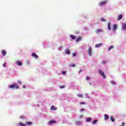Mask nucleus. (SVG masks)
I'll use <instances>...</instances> for the list:
<instances>
[{
    "instance_id": "nucleus-38",
    "label": "nucleus",
    "mask_w": 126,
    "mask_h": 126,
    "mask_svg": "<svg viewBox=\"0 0 126 126\" xmlns=\"http://www.w3.org/2000/svg\"><path fill=\"white\" fill-rule=\"evenodd\" d=\"M20 119H23L24 117L23 116H20Z\"/></svg>"
},
{
    "instance_id": "nucleus-19",
    "label": "nucleus",
    "mask_w": 126,
    "mask_h": 126,
    "mask_svg": "<svg viewBox=\"0 0 126 126\" xmlns=\"http://www.w3.org/2000/svg\"><path fill=\"white\" fill-rule=\"evenodd\" d=\"M77 96L79 97V98H83V94H78Z\"/></svg>"
},
{
    "instance_id": "nucleus-9",
    "label": "nucleus",
    "mask_w": 126,
    "mask_h": 126,
    "mask_svg": "<svg viewBox=\"0 0 126 126\" xmlns=\"http://www.w3.org/2000/svg\"><path fill=\"white\" fill-rule=\"evenodd\" d=\"M51 111H56L57 110V107L54 105H52L51 107Z\"/></svg>"
},
{
    "instance_id": "nucleus-13",
    "label": "nucleus",
    "mask_w": 126,
    "mask_h": 126,
    "mask_svg": "<svg viewBox=\"0 0 126 126\" xmlns=\"http://www.w3.org/2000/svg\"><path fill=\"white\" fill-rule=\"evenodd\" d=\"M65 53H66V54H67V55H69V54H70V51H69V49L68 48H67L65 50Z\"/></svg>"
},
{
    "instance_id": "nucleus-12",
    "label": "nucleus",
    "mask_w": 126,
    "mask_h": 126,
    "mask_svg": "<svg viewBox=\"0 0 126 126\" xmlns=\"http://www.w3.org/2000/svg\"><path fill=\"white\" fill-rule=\"evenodd\" d=\"M117 30V25L116 24L113 25V28L112 31L114 32Z\"/></svg>"
},
{
    "instance_id": "nucleus-16",
    "label": "nucleus",
    "mask_w": 126,
    "mask_h": 126,
    "mask_svg": "<svg viewBox=\"0 0 126 126\" xmlns=\"http://www.w3.org/2000/svg\"><path fill=\"white\" fill-rule=\"evenodd\" d=\"M102 45H103V43H99V44H97L95 47V48H99V47H101V46H102Z\"/></svg>"
},
{
    "instance_id": "nucleus-1",
    "label": "nucleus",
    "mask_w": 126,
    "mask_h": 126,
    "mask_svg": "<svg viewBox=\"0 0 126 126\" xmlns=\"http://www.w3.org/2000/svg\"><path fill=\"white\" fill-rule=\"evenodd\" d=\"M9 88H11L12 89H18L19 87L17 86V84H14L9 86Z\"/></svg>"
},
{
    "instance_id": "nucleus-37",
    "label": "nucleus",
    "mask_w": 126,
    "mask_h": 126,
    "mask_svg": "<svg viewBox=\"0 0 126 126\" xmlns=\"http://www.w3.org/2000/svg\"><path fill=\"white\" fill-rule=\"evenodd\" d=\"M83 111H84V109H80V112H83Z\"/></svg>"
},
{
    "instance_id": "nucleus-20",
    "label": "nucleus",
    "mask_w": 126,
    "mask_h": 126,
    "mask_svg": "<svg viewBox=\"0 0 126 126\" xmlns=\"http://www.w3.org/2000/svg\"><path fill=\"white\" fill-rule=\"evenodd\" d=\"M26 125H28V126H31L32 125V122H27L26 123Z\"/></svg>"
},
{
    "instance_id": "nucleus-33",
    "label": "nucleus",
    "mask_w": 126,
    "mask_h": 126,
    "mask_svg": "<svg viewBox=\"0 0 126 126\" xmlns=\"http://www.w3.org/2000/svg\"><path fill=\"white\" fill-rule=\"evenodd\" d=\"M80 105H84L85 104V102H80Z\"/></svg>"
},
{
    "instance_id": "nucleus-27",
    "label": "nucleus",
    "mask_w": 126,
    "mask_h": 126,
    "mask_svg": "<svg viewBox=\"0 0 126 126\" xmlns=\"http://www.w3.org/2000/svg\"><path fill=\"white\" fill-rule=\"evenodd\" d=\"M110 120L112 121V122H115V119L112 116L110 117Z\"/></svg>"
},
{
    "instance_id": "nucleus-23",
    "label": "nucleus",
    "mask_w": 126,
    "mask_h": 126,
    "mask_svg": "<svg viewBox=\"0 0 126 126\" xmlns=\"http://www.w3.org/2000/svg\"><path fill=\"white\" fill-rule=\"evenodd\" d=\"M97 122H98V120H95L94 121L92 122V124L93 125H95V124H96L97 123Z\"/></svg>"
},
{
    "instance_id": "nucleus-29",
    "label": "nucleus",
    "mask_w": 126,
    "mask_h": 126,
    "mask_svg": "<svg viewBox=\"0 0 126 126\" xmlns=\"http://www.w3.org/2000/svg\"><path fill=\"white\" fill-rule=\"evenodd\" d=\"M70 66L71 67H75V64H73L70 65Z\"/></svg>"
},
{
    "instance_id": "nucleus-21",
    "label": "nucleus",
    "mask_w": 126,
    "mask_h": 126,
    "mask_svg": "<svg viewBox=\"0 0 126 126\" xmlns=\"http://www.w3.org/2000/svg\"><path fill=\"white\" fill-rule=\"evenodd\" d=\"M70 38H71V39H72L73 40H74V39H75V38H76V37L74 36V35H70Z\"/></svg>"
},
{
    "instance_id": "nucleus-25",
    "label": "nucleus",
    "mask_w": 126,
    "mask_h": 126,
    "mask_svg": "<svg viewBox=\"0 0 126 126\" xmlns=\"http://www.w3.org/2000/svg\"><path fill=\"white\" fill-rule=\"evenodd\" d=\"M91 121V118H87L86 119V122H90Z\"/></svg>"
},
{
    "instance_id": "nucleus-35",
    "label": "nucleus",
    "mask_w": 126,
    "mask_h": 126,
    "mask_svg": "<svg viewBox=\"0 0 126 126\" xmlns=\"http://www.w3.org/2000/svg\"><path fill=\"white\" fill-rule=\"evenodd\" d=\"M18 83H19V84H22V83L20 80H18Z\"/></svg>"
},
{
    "instance_id": "nucleus-3",
    "label": "nucleus",
    "mask_w": 126,
    "mask_h": 126,
    "mask_svg": "<svg viewBox=\"0 0 126 126\" xmlns=\"http://www.w3.org/2000/svg\"><path fill=\"white\" fill-rule=\"evenodd\" d=\"M106 3H107V0H104L100 2L99 3V5H100V6H103V5H105Z\"/></svg>"
},
{
    "instance_id": "nucleus-15",
    "label": "nucleus",
    "mask_w": 126,
    "mask_h": 126,
    "mask_svg": "<svg viewBox=\"0 0 126 126\" xmlns=\"http://www.w3.org/2000/svg\"><path fill=\"white\" fill-rule=\"evenodd\" d=\"M122 28L123 30H126V24H123L122 25Z\"/></svg>"
},
{
    "instance_id": "nucleus-5",
    "label": "nucleus",
    "mask_w": 126,
    "mask_h": 126,
    "mask_svg": "<svg viewBox=\"0 0 126 126\" xmlns=\"http://www.w3.org/2000/svg\"><path fill=\"white\" fill-rule=\"evenodd\" d=\"M53 124H57V121L55 120H50L48 122V125H53Z\"/></svg>"
},
{
    "instance_id": "nucleus-40",
    "label": "nucleus",
    "mask_w": 126,
    "mask_h": 126,
    "mask_svg": "<svg viewBox=\"0 0 126 126\" xmlns=\"http://www.w3.org/2000/svg\"><path fill=\"white\" fill-rule=\"evenodd\" d=\"M79 73H80V72H82V70H80V71H79Z\"/></svg>"
},
{
    "instance_id": "nucleus-7",
    "label": "nucleus",
    "mask_w": 126,
    "mask_h": 126,
    "mask_svg": "<svg viewBox=\"0 0 126 126\" xmlns=\"http://www.w3.org/2000/svg\"><path fill=\"white\" fill-rule=\"evenodd\" d=\"M16 63L17 65H18L19 66H21V65H22V62L20 61H17Z\"/></svg>"
},
{
    "instance_id": "nucleus-11",
    "label": "nucleus",
    "mask_w": 126,
    "mask_h": 126,
    "mask_svg": "<svg viewBox=\"0 0 126 126\" xmlns=\"http://www.w3.org/2000/svg\"><path fill=\"white\" fill-rule=\"evenodd\" d=\"M82 38L81 36H78L77 39H76V42L77 43L79 42V41H81Z\"/></svg>"
},
{
    "instance_id": "nucleus-32",
    "label": "nucleus",
    "mask_w": 126,
    "mask_h": 126,
    "mask_svg": "<svg viewBox=\"0 0 126 126\" xmlns=\"http://www.w3.org/2000/svg\"><path fill=\"white\" fill-rule=\"evenodd\" d=\"M62 73H63V74H65V73H66V71H62Z\"/></svg>"
},
{
    "instance_id": "nucleus-2",
    "label": "nucleus",
    "mask_w": 126,
    "mask_h": 126,
    "mask_svg": "<svg viewBox=\"0 0 126 126\" xmlns=\"http://www.w3.org/2000/svg\"><path fill=\"white\" fill-rule=\"evenodd\" d=\"M98 73H99L100 75H101V76H102L103 78H106V75H105V73H104V72L101 70L98 69Z\"/></svg>"
},
{
    "instance_id": "nucleus-36",
    "label": "nucleus",
    "mask_w": 126,
    "mask_h": 126,
    "mask_svg": "<svg viewBox=\"0 0 126 126\" xmlns=\"http://www.w3.org/2000/svg\"><path fill=\"white\" fill-rule=\"evenodd\" d=\"M76 56V53H73V57H74Z\"/></svg>"
},
{
    "instance_id": "nucleus-39",
    "label": "nucleus",
    "mask_w": 126,
    "mask_h": 126,
    "mask_svg": "<svg viewBox=\"0 0 126 126\" xmlns=\"http://www.w3.org/2000/svg\"><path fill=\"white\" fill-rule=\"evenodd\" d=\"M82 118H83V116H82V115H80V119H81Z\"/></svg>"
},
{
    "instance_id": "nucleus-22",
    "label": "nucleus",
    "mask_w": 126,
    "mask_h": 126,
    "mask_svg": "<svg viewBox=\"0 0 126 126\" xmlns=\"http://www.w3.org/2000/svg\"><path fill=\"white\" fill-rule=\"evenodd\" d=\"M19 125L20 126H26V125L25 124H23L22 122L19 123Z\"/></svg>"
},
{
    "instance_id": "nucleus-28",
    "label": "nucleus",
    "mask_w": 126,
    "mask_h": 126,
    "mask_svg": "<svg viewBox=\"0 0 126 126\" xmlns=\"http://www.w3.org/2000/svg\"><path fill=\"white\" fill-rule=\"evenodd\" d=\"M100 20H101V21H102V22L106 21V20H105V19H104V18H101Z\"/></svg>"
},
{
    "instance_id": "nucleus-24",
    "label": "nucleus",
    "mask_w": 126,
    "mask_h": 126,
    "mask_svg": "<svg viewBox=\"0 0 126 126\" xmlns=\"http://www.w3.org/2000/svg\"><path fill=\"white\" fill-rule=\"evenodd\" d=\"M75 124L77 126H78V125H80V124H81V123L79 121H76L75 122Z\"/></svg>"
},
{
    "instance_id": "nucleus-30",
    "label": "nucleus",
    "mask_w": 126,
    "mask_h": 126,
    "mask_svg": "<svg viewBox=\"0 0 126 126\" xmlns=\"http://www.w3.org/2000/svg\"><path fill=\"white\" fill-rule=\"evenodd\" d=\"M86 80H89L90 79V77H89V76H86Z\"/></svg>"
},
{
    "instance_id": "nucleus-42",
    "label": "nucleus",
    "mask_w": 126,
    "mask_h": 126,
    "mask_svg": "<svg viewBox=\"0 0 126 126\" xmlns=\"http://www.w3.org/2000/svg\"><path fill=\"white\" fill-rule=\"evenodd\" d=\"M90 84H91V83H90Z\"/></svg>"
},
{
    "instance_id": "nucleus-8",
    "label": "nucleus",
    "mask_w": 126,
    "mask_h": 126,
    "mask_svg": "<svg viewBox=\"0 0 126 126\" xmlns=\"http://www.w3.org/2000/svg\"><path fill=\"white\" fill-rule=\"evenodd\" d=\"M32 56L33 58H35V59H38V55H37V54H36L35 53H32Z\"/></svg>"
},
{
    "instance_id": "nucleus-41",
    "label": "nucleus",
    "mask_w": 126,
    "mask_h": 126,
    "mask_svg": "<svg viewBox=\"0 0 126 126\" xmlns=\"http://www.w3.org/2000/svg\"><path fill=\"white\" fill-rule=\"evenodd\" d=\"M111 83H112V84H115V82H111Z\"/></svg>"
},
{
    "instance_id": "nucleus-34",
    "label": "nucleus",
    "mask_w": 126,
    "mask_h": 126,
    "mask_svg": "<svg viewBox=\"0 0 126 126\" xmlns=\"http://www.w3.org/2000/svg\"><path fill=\"white\" fill-rule=\"evenodd\" d=\"M6 65V63H4L3 64V66H4V67H5V65Z\"/></svg>"
},
{
    "instance_id": "nucleus-14",
    "label": "nucleus",
    "mask_w": 126,
    "mask_h": 126,
    "mask_svg": "<svg viewBox=\"0 0 126 126\" xmlns=\"http://www.w3.org/2000/svg\"><path fill=\"white\" fill-rule=\"evenodd\" d=\"M107 29L109 30H111V22H108V26H107Z\"/></svg>"
},
{
    "instance_id": "nucleus-18",
    "label": "nucleus",
    "mask_w": 126,
    "mask_h": 126,
    "mask_svg": "<svg viewBox=\"0 0 126 126\" xmlns=\"http://www.w3.org/2000/svg\"><path fill=\"white\" fill-rule=\"evenodd\" d=\"M1 54H2V56H5V55H6V52H5V51H4V50H2Z\"/></svg>"
},
{
    "instance_id": "nucleus-17",
    "label": "nucleus",
    "mask_w": 126,
    "mask_h": 126,
    "mask_svg": "<svg viewBox=\"0 0 126 126\" xmlns=\"http://www.w3.org/2000/svg\"><path fill=\"white\" fill-rule=\"evenodd\" d=\"M108 119H109V116H108V115H107V114H105L104 115V120L105 121H107V120H108Z\"/></svg>"
},
{
    "instance_id": "nucleus-31",
    "label": "nucleus",
    "mask_w": 126,
    "mask_h": 126,
    "mask_svg": "<svg viewBox=\"0 0 126 126\" xmlns=\"http://www.w3.org/2000/svg\"><path fill=\"white\" fill-rule=\"evenodd\" d=\"M59 87L61 88V89H63V88H64L65 86L64 85H63L62 86H60Z\"/></svg>"
},
{
    "instance_id": "nucleus-10",
    "label": "nucleus",
    "mask_w": 126,
    "mask_h": 126,
    "mask_svg": "<svg viewBox=\"0 0 126 126\" xmlns=\"http://www.w3.org/2000/svg\"><path fill=\"white\" fill-rule=\"evenodd\" d=\"M123 16L122 14L119 15L117 18V20L120 21L121 20V19H123Z\"/></svg>"
},
{
    "instance_id": "nucleus-26",
    "label": "nucleus",
    "mask_w": 126,
    "mask_h": 126,
    "mask_svg": "<svg viewBox=\"0 0 126 126\" xmlns=\"http://www.w3.org/2000/svg\"><path fill=\"white\" fill-rule=\"evenodd\" d=\"M113 48H114V46L113 45L111 46L109 49H108V51H111V50H112V49H113Z\"/></svg>"
},
{
    "instance_id": "nucleus-4",
    "label": "nucleus",
    "mask_w": 126,
    "mask_h": 126,
    "mask_svg": "<svg viewBox=\"0 0 126 126\" xmlns=\"http://www.w3.org/2000/svg\"><path fill=\"white\" fill-rule=\"evenodd\" d=\"M88 53L90 57L92 56V48H91V47L89 48V49L88 50Z\"/></svg>"
},
{
    "instance_id": "nucleus-6",
    "label": "nucleus",
    "mask_w": 126,
    "mask_h": 126,
    "mask_svg": "<svg viewBox=\"0 0 126 126\" xmlns=\"http://www.w3.org/2000/svg\"><path fill=\"white\" fill-rule=\"evenodd\" d=\"M95 32L96 34H99V33H102V32H103V30L100 29H98L95 30Z\"/></svg>"
}]
</instances>
